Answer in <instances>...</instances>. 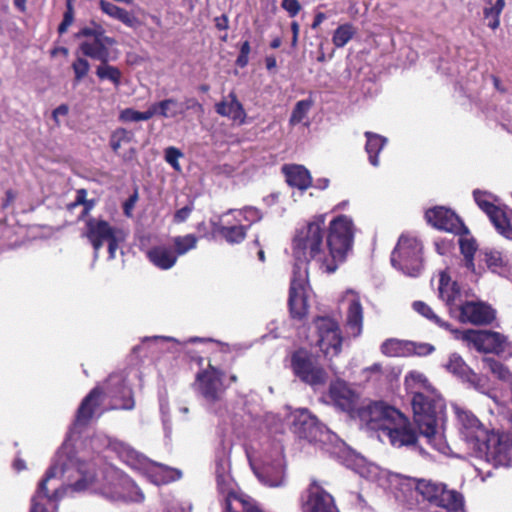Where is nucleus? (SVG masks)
Segmentation results:
<instances>
[{
	"mask_svg": "<svg viewBox=\"0 0 512 512\" xmlns=\"http://www.w3.org/2000/svg\"><path fill=\"white\" fill-rule=\"evenodd\" d=\"M102 394L113 400L112 409L130 410L134 407L131 388L119 373L110 375L103 388L95 387L83 399L65 442L31 500L30 512H56L58 502L68 492L95 490V473L75 456L74 442L81 427L87 425L95 415L101 414L98 408Z\"/></svg>",
	"mask_w": 512,
	"mask_h": 512,
	"instance_id": "obj_1",
	"label": "nucleus"
},
{
	"mask_svg": "<svg viewBox=\"0 0 512 512\" xmlns=\"http://www.w3.org/2000/svg\"><path fill=\"white\" fill-rule=\"evenodd\" d=\"M326 214L314 216L298 229L292 241L295 259L290 289L289 308L293 318L301 319L308 313V263L313 261L324 273H328V256L324 247Z\"/></svg>",
	"mask_w": 512,
	"mask_h": 512,
	"instance_id": "obj_2",
	"label": "nucleus"
},
{
	"mask_svg": "<svg viewBox=\"0 0 512 512\" xmlns=\"http://www.w3.org/2000/svg\"><path fill=\"white\" fill-rule=\"evenodd\" d=\"M406 390L413 395L411 405L414 422L426 442L443 455L451 449L443 432L445 403L428 378L420 371L411 370L404 378Z\"/></svg>",
	"mask_w": 512,
	"mask_h": 512,
	"instance_id": "obj_3",
	"label": "nucleus"
},
{
	"mask_svg": "<svg viewBox=\"0 0 512 512\" xmlns=\"http://www.w3.org/2000/svg\"><path fill=\"white\" fill-rule=\"evenodd\" d=\"M357 415L363 427L378 433L380 441L388 440L397 448L413 447L425 454L417 445V435L411 429L408 418L395 407L377 401L360 408Z\"/></svg>",
	"mask_w": 512,
	"mask_h": 512,
	"instance_id": "obj_4",
	"label": "nucleus"
},
{
	"mask_svg": "<svg viewBox=\"0 0 512 512\" xmlns=\"http://www.w3.org/2000/svg\"><path fill=\"white\" fill-rule=\"evenodd\" d=\"M100 442L101 440L98 437L92 438L90 439V446L93 450L99 451L101 449ZM102 442V446L110 448L117 454L123 463L131 467L133 470L143 474L155 485L167 484L178 480L181 477V472L179 470L151 461L127 443L108 438H104Z\"/></svg>",
	"mask_w": 512,
	"mask_h": 512,
	"instance_id": "obj_5",
	"label": "nucleus"
},
{
	"mask_svg": "<svg viewBox=\"0 0 512 512\" xmlns=\"http://www.w3.org/2000/svg\"><path fill=\"white\" fill-rule=\"evenodd\" d=\"M354 469L361 477L377 483L378 486L392 493L397 501L408 505L414 503L415 496L418 494V479L392 473L373 463H367L363 458L357 460Z\"/></svg>",
	"mask_w": 512,
	"mask_h": 512,
	"instance_id": "obj_6",
	"label": "nucleus"
},
{
	"mask_svg": "<svg viewBox=\"0 0 512 512\" xmlns=\"http://www.w3.org/2000/svg\"><path fill=\"white\" fill-rule=\"evenodd\" d=\"M354 234V223L349 216L339 215L330 221L326 235L328 274L336 272L346 261L353 247Z\"/></svg>",
	"mask_w": 512,
	"mask_h": 512,
	"instance_id": "obj_7",
	"label": "nucleus"
},
{
	"mask_svg": "<svg viewBox=\"0 0 512 512\" xmlns=\"http://www.w3.org/2000/svg\"><path fill=\"white\" fill-rule=\"evenodd\" d=\"M262 219V213L255 207L230 209L219 216L215 229L230 244L241 243L252 224Z\"/></svg>",
	"mask_w": 512,
	"mask_h": 512,
	"instance_id": "obj_8",
	"label": "nucleus"
},
{
	"mask_svg": "<svg viewBox=\"0 0 512 512\" xmlns=\"http://www.w3.org/2000/svg\"><path fill=\"white\" fill-rule=\"evenodd\" d=\"M76 38H84L79 45L81 53L90 59L99 62L115 61L118 59V51L114 48L116 40L105 34L103 27L95 22L85 26L75 35Z\"/></svg>",
	"mask_w": 512,
	"mask_h": 512,
	"instance_id": "obj_9",
	"label": "nucleus"
},
{
	"mask_svg": "<svg viewBox=\"0 0 512 512\" xmlns=\"http://www.w3.org/2000/svg\"><path fill=\"white\" fill-rule=\"evenodd\" d=\"M224 373L209 364L196 376V390L205 400L208 410L219 417H223L227 411L224 402V393L227 386L223 382Z\"/></svg>",
	"mask_w": 512,
	"mask_h": 512,
	"instance_id": "obj_10",
	"label": "nucleus"
},
{
	"mask_svg": "<svg viewBox=\"0 0 512 512\" xmlns=\"http://www.w3.org/2000/svg\"><path fill=\"white\" fill-rule=\"evenodd\" d=\"M422 244L414 236L402 234L391 254L394 268L410 277H418L423 269Z\"/></svg>",
	"mask_w": 512,
	"mask_h": 512,
	"instance_id": "obj_11",
	"label": "nucleus"
},
{
	"mask_svg": "<svg viewBox=\"0 0 512 512\" xmlns=\"http://www.w3.org/2000/svg\"><path fill=\"white\" fill-rule=\"evenodd\" d=\"M82 236L86 237L94 249V258L104 243L108 244L109 259H114L120 244L125 241L126 233L121 228L110 225L101 218H89L85 222Z\"/></svg>",
	"mask_w": 512,
	"mask_h": 512,
	"instance_id": "obj_12",
	"label": "nucleus"
},
{
	"mask_svg": "<svg viewBox=\"0 0 512 512\" xmlns=\"http://www.w3.org/2000/svg\"><path fill=\"white\" fill-rule=\"evenodd\" d=\"M283 445L279 442L266 448L259 464H252L253 470L264 485L281 487L286 483V462Z\"/></svg>",
	"mask_w": 512,
	"mask_h": 512,
	"instance_id": "obj_13",
	"label": "nucleus"
},
{
	"mask_svg": "<svg viewBox=\"0 0 512 512\" xmlns=\"http://www.w3.org/2000/svg\"><path fill=\"white\" fill-rule=\"evenodd\" d=\"M452 409L456 416L459 436L466 444L467 449L474 453L485 442L489 441V430L470 410L453 404Z\"/></svg>",
	"mask_w": 512,
	"mask_h": 512,
	"instance_id": "obj_14",
	"label": "nucleus"
},
{
	"mask_svg": "<svg viewBox=\"0 0 512 512\" xmlns=\"http://www.w3.org/2000/svg\"><path fill=\"white\" fill-rule=\"evenodd\" d=\"M452 409L456 416L459 436L466 444L467 449L474 453L485 442L489 441V430L470 410L453 404Z\"/></svg>",
	"mask_w": 512,
	"mask_h": 512,
	"instance_id": "obj_15",
	"label": "nucleus"
},
{
	"mask_svg": "<svg viewBox=\"0 0 512 512\" xmlns=\"http://www.w3.org/2000/svg\"><path fill=\"white\" fill-rule=\"evenodd\" d=\"M290 428L300 439L310 443L326 444L333 441L335 435L307 409H297L289 415Z\"/></svg>",
	"mask_w": 512,
	"mask_h": 512,
	"instance_id": "obj_16",
	"label": "nucleus"
},
{
	"mask_svg": "<svg viewBox=\"0 0 512 512\" xmlns=\"http://www.w3.org/2000/svg\"><path fill=\"white\" fill-rule=\"evenodd\" d=\"M417 491L424 500L449 512H459L464 507L463 495L454 489H448L444 483L418 479Z\"/></svg>",
	"mask_w": 512,
	"mask_h": 512,
	"instance_id": "obj_17",
	"label": "nucleus"
},
{
	"mask_svg": "<svg viewBox=\"0 0 512 512\" xmlns=\"http://www.w3.org/2000/svg\"><path fill=\"white\" fill-rule=\"evenodd\" d=\"M291 368L294 375L313 388L323 386L328 379L326 371L308 351L300 349L291 356Z\"/></svg>",
	"mask_w": 512,
	"mask_h": 512,
	"instance_id": "obj_18",
	"label": "nucleus"
},
{
	"mask_svg": "<svg viewBox=\"0 0 512 512\" xmlns=\"http://www.w3.org/2000/svg\"><path fill=\"white\" fill-rule=\"evenodd\" d=\"M451 334L479 352L500 354L505 351L507 339L498 332L451 329Z\"/></svg>",
	"mask_w": 512,
	"mask_h": 512,
	"instance_id": "obj_19",
	"label": "nucleus"
},
{
	"mask_svg": "<svg viewBox=\"0 0 512 512\" xmlns=\"http://www.w3.org/2000/svg\"><path fill=\"white\" fill-rule=\"evenodd\" d=\"M473 454L495 467H508L512 463V442L507 435L493 430L489 435V441H485Z\"/></svg>",
	"mask_w": 512,
	"mask_h": 512,
	"instance_id": "obj_20",
	"label": "nucleus"
},
{
	"mask_svg": "<svg viewBox=\"0 0 512 512\" xmlns=\"http://www.w3.org/2000/svg\"><path fill=\"white\" fill-rule=\"evenodd\" d=\"M473 196L476 204L487 214L497 232L506 239L512 240V219H508L505 212L495 205L496 197L480 190H475Z\"/></svg>",
	"mask_w": 512,
	"mask_h": 512,
	"instance_id": "obj_21",
	"label": "nucleus"
},
{
	"mask_svg": "<svg viewBox=\"0 0 512 512\" xmlns=\"http://www.w3.org/2000/svg\"><path fill=\"white\" fill-rule=\"evenodd\" d=\"M339 303L345 309L346 331L353 337L361 335L363 330V306L358 292L353 289L345 290L339 298Z\"/></svg>",
	"mask_w": 512,
	"mask_h": 512,
	"instance_id": "obj_22",
	"label": "nucleus"
},
{
	"mask_svg": "<svg viewBox=\"0 0 512 512\" xmlns=\"http://www.w3.org/2000/svg\"><path fill=\"white\" fill-rule=\"evenodd\" d=\"M315 324L318 330V345L321 351L329 357L338 355L342 346V336L338 323L329 317H319Z\"/></svg>",
	"mask_w": 512,
	"mask_h": 512,
	"instance_id": "obj_23",
	"label": "nucleus"
},
{
	"mask_svg": "<svg viewBox=\"0 0 512 512\" xmlns=\"http://www.w3.org/2000/svg\"><path fill=\"white\" fill-rule=\"evenodd\" d=\"M302 511L339 512L334 498L316 482H312L302 496Z\"/></svg>",
	"mask_w": 512,
	"mask_h": 512,
	"instance_id": "obj_24",
	"label": "nucleus"
},
{
	"mask_svg": "<svg viewBox=\"0 0 512 512\" xmlns=\"http://www.w3.org/2000/svg\"><path fill=\"white\" fill-rule=\"evenodd\" d=\"M461 323L472 325H487L495 319V310L488 304L481 301H466L458 304Z\"/></svg>",
	"mask_w": 512,
	"mask_h": 512,
	"instance_id": "obj_25",
	"label": "nucleus"
},
{
	"mask_svg": "<svg viewBox=\"0 0 512 512\" xmlns=\"http://www.w3.org/2000/svg\"><path fill=\"white\" fill-rule=\"evenodd\" d=\"M425 218L431 226L439 230L455 234H461L466 230L459 217L452 210L443 206L428 209Z\"/></svg>",
	"mask_w": 512,
	"mask_h": 512,
	"instance_id": "obj_26",
	"label": "nucleus"
},
{
	"mask_svg": "<svg viewBox=\"0 0 512 512\" xmlns=\"http://www.w3.org/2000/svg\"><path fill=\"white\" fill-rule=\"evenodd\" d=\"M328 398L337 409L347 413L355 410L358 401L357 393L343 380L331 382Z\"/></svg>",
	"mask_w": 512,
	"mask_h": 512,
	"instance_id": "obj_27",
	"label": "nucleus"
},
{
	"mask_svg": "<svg viewBox=\"0 0 512 512\" xmlns=\"http://www.w3.org/2000/svg\"><path fill=\"white\" fill-rule=\"evenodd\" d=\"M101 494L112 501L125 500L142 502L144 494L136 483L128 476H119L118 483L113 488H103Z\"/></svg>",
	"mask_w": 512,
	"mask_h": 512,
	"instance_id": "obj_28",
	"label": "nucleus"
},
{
	"mask_svg": "<svg viewBox=\"0 0 512 512\" xmlns=\"http://www.w3.org/2000/svg\"><path fill=\"white\" fill-rule=\"evenodd\" d=\"M438 293L439 298L445 302L452 313L454 307L458 306L460 302L461 293L457 282L451 279L447 270L439 273Z\"/></svg>",
	"mask_w": 512,
	"mask_h": 512,
	"instance_id": "obj_29",
	"label": "nucleus"
},
{
	"mask_svg": "<svg viewBox=\"0 0 512 512\" xmlns=\"http://www.w3.org/2000/svg\"><path fill=\"white\" fill-rule=\"evenodd\" d=\"M156 104L158 115L163 118H175L184 114L186 109H197L200 112L203 110L202 105L195 99H188L185 104H183L176 99L169 98Z\"/></svg>",
	"mask_w": 512,
	"mask_h": 512,
	"instance_id": "obj_30",
	"label": "nucleus"
},
{
	"mask_svg": "<svg viewBox=\"0 0 512 512\" xmlns=\"http://www.w3.org/2000/svg\"><path fill=\"white\" fill-rule=\"evenodd\" d=\"M216 112L221 116L230 118L239 125L244 124L246 120V112L243 105L238 101L234 93H230L227 99L216 104Z\"/></svg>",
	"mask_w": 512,
	"mask_h": 512,
	"instance_id": "obj_31",
	"label": "nucleus"
},
{
	"mask_svg": "<svg viewBox=\"0 0 512 512\" xmlns=\"http://www.w3.org/2000/svg\"><path fill=\"white\" fill-rule=\"evenodd\" d=\"M149 261L161 270L172 268L177 262L174 249L166 245H156L146 252Z\"/></svg>",
	"mask_w": 512,
	"mask_h": 512,
	"instance_id": "obj_32",
	"label": "nucleus"
},
{
	"mask_svg": "<svg viewBox=\"0 0 512 512\" xmlns=\"http://www.w3.org/2000/svg\"><path fill=\"white\" fill-rule=\"evenodd\" d=\"M282 171L286 177L287 183L299 190H306L312 184L310 172L303 165H284Z\"/></svg>",
	"mask_w": 512,
	"mask_h": 512,
	"instance_id": "obj_33",
	"label": "nucleus"
},
{
	"mask_svg": "<svg viewBox=\"0 0 512 512\" xmlns=\"http://www.w3.org/2000/svg\"><path fill=\"white\" fill-rule=\"evenodd\" d=\"M99 5L103 13L112 19L120 21L129 28H135L139 24L137 17L122 7L106 0H100Z\"/></svg>",
	"mask_w": 512,
	"mask_h": 512,
	"instance_id": "obj_34",
	"label": "nucleus"
},
{
	"mask_svg": "<svg viewBox=\"0 0 512 512\" xmlns=\"http://www.w3.org/2000/svg\"><path fill=\"white\" fill-rule=\"evenodd\" d=\"M366 145L365 150L371 165L377 167L379 165L378 154L385 146L387 139L373 132H365Z\"/></svg>",
	"mask_w": 512,
	"mask_h": 512,
	"instance_id": "obj_35",
	"label": "nucleus"
},
{
	"mask_svg": "<svg viewBox=\"0 0 512 512\" xmlns=\"http://www.w3.org/2000/svg\"><path fill=\"white\" fill-rule=\"evenodd\" d=\"M232 443L229 440L221 439L220 446L216 450L215 475L230 474V453Z\"/></svg>",
	"mask_w": 512,
	"mask_h": 512,
	"instance_id": "obj_36",
	"label": "nucleus"
},
{
	"mask_svg": "<svg viewBox=\"0 0 512 512\" xmlns=\"http://www.w3.org/2000/svg\"><path fill=\"white\" fill-rule=\"evenodd\" d=\"M463 383L469 385V387L473 388L477 392L493 399L496 401V396L493 394V389L490 385V380L485 375H480L474 372L473 370L467 375V378L463 380Z\"/></svg>",
	"mask_w": 512,
	"mask_h": 512,
	"instance_id": "obj_37",
	"label": "nucleus"
},
{
	"mask_svg": "<svg viewBox=\"0 0 512 512\" xmlns=\"http://www.w3.org/2000/svg\"><path fill=\"white\" fill-rule=\"evenodd\" d=\"M110 61L100 62L96 67L95 74L101 81H109L114 87L118 88L121 85L122 71L113 65L109 64Z\"/></svg>",
	"mask_w": 512,
	"mask_h": 512,
	"instance_id": "obj_38",
	"label": "nucleus"
},
{
	"mask_svg": "<svg viewBox=\"0 0 512 512\" xmlns=\"http://www.w3.org/2000/svg\"><path fill=\"white\" fill-rule=\"evenodd\" d=\"M444 367L449 373L457 377L462 382L465 378H467V375L472 370L466 364L463 358L457 353H452L449 355L448 361L446 362Z\"/></svg>",
	"mask_w": 512,
	"mask_h": 512,
	"instance_id": "obj_39",
	"label": "nucleus"
},
{
	"mask_svg": "<svg viewBox=\"0 0 512 512\" xmlns=\"http://www.w3.org/2000/svg\"><path fill=\"white\" fill-rule=\"evenodd\" d=\"M381 352L388 357H408L409 341L387 339L381 345Z\"/></svg>",
	"mask_w": 512,
	"mask_h": 512,
	"instance_id": "obj_40",
	"label": "nucleus"
},
{
	"mask_svg": "<svg viewBox=\"0 0 512 512\" xmlns=\"http://www.w3.org/2000/svg\"><path fill=\"white\" fill-rule=\"evenodd\" d=\"M484 17L489 20L488 26L495 30L500 25V14L505 6L504 0H484Z\"/></svg>",
	"mask_w": 512,
	"mask_h": 512,
	"instance_id": "obj_41",
	"label": "nucleus"
},
{
	"mask_svg": "<svg viewBox=\"0 0 512 512\" xmlns=\"http://www.w3.org/2000/svg\"><path fill=\"white\" fill-rule=\"evenodd\" d=\"M484 368L497 377L500 381L512 385V372L501 362L492 357H483Z\"/></svg>",
	"mask_w": 512,
	"mask_h": 512,
	"instance_id": "obj_42",
	"label": "nucleus"
},
{
	"mask_svg": "<svg viewBox=\"0 0 512 512\" xmlns=\"http://www.w3.org/2000/svg\"><path fill=\"white\" fill-rule=\"evenodd\" d=\"M413 309L418 313L420 314L421 316H423L424 318H426L427 320H429L430 322L434 323L435 325H437L438 327L440 328H443L447 331H449L451 333V329H454L451 324H449L448 322L446 321H443L434 311L433 309L427 305L425 302L423 301H415L413 304Z\"/></svg>",
	"mask_w": 512,
	"mask_h": 512,
	"instance_id": "obj_43",
	"label": "nucleus"
},
{
	"mask_svg": "<svg viewBox=\"0 0 512 512\" xmlns=\"http://www.w3.org/2000/svg\"><path fill=\"white\" fill-rule=\"evenodd\" d=\"M228 512H262L250 497L241 494L239 497H233L226 504Z\"/></svg>",
	"mask_w": 512,
	"mask_h": 512,
	"instance_id": "obj_44",
	"label": "nucleus"
},
{
	"mask_svg": "<svg viewBox=\"0 0 512 512\" xmlns=\"http://www.w3.org/2000/svg\"><path fill=\"white\" fill-rule=\"evenodd\" d=\"M459 246L461 253L464 256L465 267L468 270L475 272L474 254L477 250L475 240L466 234L459 238Z\"/></svg>",
	"mask_w": 512,
	"mask_h": 512,
	"instance_id": "obj_45",
	"label": "nucleus"
},
{
	"mask_svg": "<svg viewBox=\"0 0 512 512\" xmlns=\"http://www.w3.org/2000/svg\"><path fill=\"white\" fill-rule=\"evenodd\" d=\"M356 27L351 23L339 25L332 36V42L336 48H342L355 36Z\"/></svg>",
	"mask_w": 512,
	"mask_h": 512,
	"instance_id": "obj_46",
	"label": "nucleus"
},
{
	"mask_svg": "<svg viewBox=\"0 0 512 512\" xmlns=\"http://www.w3.org/2000/svg\"><path fill=\"white\" fill-rule=\"evenodd\" d=\"M485 262L488 268L496 274L506 276L509 273V267L502 254L498 251H488L485 253Z\"/></svg>",
	"mask_w": 512,
	"mask_h": 512,
	"instance_id": "obj_47",
	"label": "nucleus"
},
{
	"mask_svg": "<svg viewBox=\"0 0 512 512\" xmlns=\"http://www.w3.org/2000/svg\"><path fill=\"white\" fill-rule=\"evenodd\" d=\"M216 482L218 491L226 497V504L233 497L241 496V494L236 493V485L230 474H217Z\"/></svg>",
	"mask_w": 512,
	"mask_h": 512,
	"instance_id": "obj_48",
	"label": "nucleus"
},
{
	"mask_svg": "<svg viewBox=\"0 0 512 512\" xmlns=\"http://www.w3.org/2000/svg\"><path fill=\"white\" fill-rule=\"evenodd\" d=\"M313 106V100L312 99H303L298 101L291 113L289 123L290 125L294 126L299 123H301L308 115L310 109Z\"/></svg>",
	"mask_w": 512,
	"mask_h": 512,
	"instance_id": "obj_49",
	"label": "nucleus"
},
{
	"mask_svg": "<svg viewBox=\"0 0 512 512\" xmlns=\"http://www.w3.org/2000/svg\"><path fill=\"white\" fill-rule=\"evenodd\" d=\"M198 238L193 234L177 236L173 239L174 252L178 256L184 255L190 250L196 248Z\"/></svg>",
	"mask_w": 512,
	"mask_h": 512,
	"instance_id": "obj_50",
	"label": "nucleus"
},
{
	"mask_svg": "<svg viewBox=\"0 0 512 512\" xmlns=\"http://www.w3.org/2000/svg\"><path fill=\"white\" fill-rule=\"evenodd\" d=\"M132 133L124 128H118L112 132L110 136V146L112 150L117 153L122 144L130 142Z\"/></svg>",
	"mask_w": 512,
	"mask_h": 512,
	"instance_id": "obj_51",
	"label": "nucleus"
},
{
	"mask_svg": "<svg viewBox=\"0 0 512 512\" xmlns=\"http://www.w3.org/2000/svg\"><path fill=\"white\" fill-rule=\"evenodd\" d=\"M183 156V153L173 146L167 147L164 151L165 161L177 172H181L182 170L179 159Z\"/></svg>",
	"mask_w": 512,
	"mask_h": 512,
	"instance_id": "obj_52",
	"label": "nucleus"
},
{
	"mask_svg": "<svg viewBox=\"0 0 512 512\" xmlns=\"http://www.w3.org/2000/svg\"><path fill=\"white\" fill-rule=\"evenodd\" d=\"M72 69L75 74V80L79 82L88 74L90 70V64L87 59L83 57H78L72 63Z\"/></svg>",
	"mask_w": 512,
	"mask_h": 512,
	"instance_id": "obj_53",
	"label": "nucleus"
},
{
	"mask_svg": "<svg viewBox=\"0 0 512 512\" xmlns=\"http://www.w3.org/2000/svg\"><path fill=\"white\" fill-rule=\"evenodd\" d=\"M435 347L429 343H417L409 341V356H426L434 352Z\"/></svg>",
	"mask_w": 512,
	"mask_h": 512,
	"instance_id": "obj_54",
	"label": "nucleus"
},
{
	"mask_svg": "<svg viewBox=\"0 0 512 512\" xmlns=\"http://www.w3.org/2000/svg\"><path fill=\"white\" fill-rule=\"evenodd\" d=\"M150 512H184V510L178 501L169 499L160 502L156 507L151 509Z\"/></svg>",
	"mask_w": 512,
	"mask_h": 512,
	"instance_id": "obj_55",
	"label": "nucleus"
},
{
	"mask_svg": "<svg viewBox=\"0 0 512 512\" xmlns=\"http://www.w3.org/2000/svg\"><path fill=\"white\" fill-rule=\"evenodd\" d=\"M86 197H87V192L85 189L77 190L75 201L70 205V207H75L77 205H83L84 213H88L93 208L94 203L92 201H88L86 199Z\"/></svg>",
	"mask_w": 512,
	"mask_h": 512,
	"instance_id": "obj_56",
	"label": "nucleus"
},
{
	"mask_svg": "<svg viewBox=\"0 0 512 512\" xmlns=\"http://www.w3.org/2000/svg\"><path fill=\"white\" fill-rule=\"evenodd\" d=\"M281 7L290 17H295L301 10V4L298 0H282Z\"/></svg>",
	"mask_w": 512,
	"mask_h": 512,
	"instance_id": "obj_57",
	"label": "nucleus"
},
{
	"mask_svg": "<svg viewBox=\"0 0 512 512\" xmlns=\"http://www.w3.org/2000/svg\"><path fill=\"white\" fill-rule=\"evenodd\" d=\"M74 16H73V10L71 5H68L67 11L64 13V17L62 22L60 23L58 27V32L60 34H63L67 31L69 26L73 23Z\"/></svg>",
	"mask_w": 512,
	"mask_h": 512,
	"instance_id": "obj_58",
	"label": "nucleus"
},
{
	"mask_svg": "<svg viewBox=\"0 0 512 512\" xmlns=\"http://www.w3.org/2000/svg\"><path fill=\"white\" fill-rule=\"evenodd\" d=\"M119 119L123 122H139V111H136L132 108H126L121 111Z\"/></svg>",
	"mask_w": 512,
	"mask_h": 512,
	"instance_id": "obj_59",
	"label": "nucleus"
},
{
	"mask_svg": "<svg viewBox=\"0 0 512 512\" xmlns=\"http://www.w3.org/2000/svg\"><path fill=\"white\" fill-rule=\"evenodd\" d=\"M193 210V205H187L176 211L174 214V222L182 223L188 219Z\"/></svg>",
	"mask_w": 512,
	"mask_h": 512,
	"instance_id": "obj_60",
	"label": "nucleus"
},
{
	"mask_svg": "<svg viewBox=\"0 0 512 512\" xmlns=\"http://www.w3.org/2000/svg\"><path fill=\"white\" fill-rule=\"evenodd\" d=\"M138 200V195L137 193L135 192L134 194H132L124 203L123 205V210H124V214L127 216V217H131L132 216V210L134 209L135 207V204Z\"/></svg>",
	"mask_w": 512,
	"mask_h": 512,
	"instance_id": "obj_61",
	"label": "nucleus"
},
{
	"mask_svg": "<svg viewBox=\"0 0 512 512\" xmlns=\"http://www.w3.org/2000/svg\"><path fill=\"white\" fill-rule=\"evenodd\" d=\"M69 107L66 104H62L55 108L52 113V117L57 125L60 124V118L68 115Z\"/></svg>",
	"mask_w": 512,
	"mask_h": 512,
	"instance_id": "obj_62",
	"label": "nucleus"
},
{
	"mask_svg": "<svg viewBox=\"0 0 512 512\" xmlns=\"http://www.w3.org/2000/svg\"><path fill=\"white\" fill-rule=\"evenodd\" d=\"M155 115H158V109H157L156 103L152 104L146 111H143V112L139 111L140 121H147Z\"/></svg>",
	"mask_w": 512,
	"mask_h": 512,
	"instance_id": "obj_63",
	"label": "nucleus"
},
{
	"mask_svg": "<svg viewBox=\"0 0 512 512\" xmlns=\"http://www.w3.org/2000/svg\"><path fill=\"white\" fill-rule=\"evenodd\" d=\"M291 31H292L291 45H292V47H296L297 43H298V36H299V31H300V26H299L298 22L293 21L291 23Z\"/></svg>",
	"mask_w": 512,
	"mask_h": 512,
	"instance_id": "obj_64",
	"label": "nucleus"
}]
</instances>
